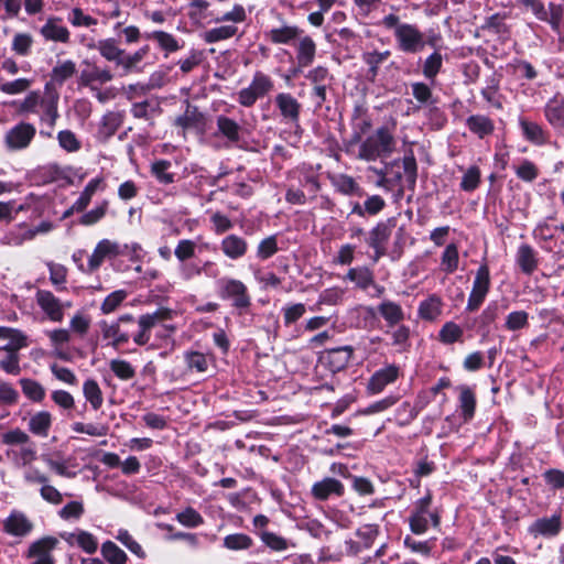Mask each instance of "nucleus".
<instances>
[{
    "mask_svg": "<svg viewBox=\"0 0 564 564\" xmlns=\"http://www.w3.org/2000/svg\"><path fill=\"white\" fill-rule=\"evenodd\" d=\"M143 37L145 40H152L158 43L160 50L164 51L167 54L177 52L182 48L177 39L165 31H152L143 33Z\"/></svg>",
    "mask_w": 564,
    "mask_h": 564,
    "instance_id": "8fccbe9b",
    "label": "nucleus"
},
{
    "mask_svg": "<svg viewBox=\"0 0 564 564\" xmlns=\"http://www.w3.org/2000/svg\"><path fill=\"white\" fill-rule=\"evenodd\" d=\"M516 262L521 272L531 275L539 267V253L529 243H522L518 247Z\"/></svg>",
    "mask_w": 564,
    "mask_h": 564,
    "instance_id": "72a5a7b5",
    "label": "nucleus"
},
{
    "mask_svg": "<svg viewBox=\"0 0 564 564\" xmlns=\"http://www.w3.org/2000/svg\"><path fill=\"white\" fill-rule=\"evenodd\" d=\"M352 355H354V347L346 345V346L326 349L319 356V361L332 373H337L347 368Z\"/></svg>",
    "mask_w": 564,
    "mask_h": 564,
    "instance_id": "ddd939ff",
    "label": "nucleus"
},
{
    "mask_svg": "<svg viewBox=\"0 0 564 564\" xmlns=\"http://www.w3.org/2000/svg\"><path fill=\"white\" fill-rule=\"evenodd\" d=\"M274 105L283 121L299 126L302 105L292 94L279 93L274 97Z\"/></svg>",
    "mask_w": 564,
    "mask_h": 564,
    "instance_id": "2eb2a0df",
    "label": "nucleus"
},
{
    "mask_svg": "<svg viewBox=\"0 0 564 564\" xmlns=\"http://www.w3.org/2000/svg\"><path fill=\"white\" fill-rule=\"evenodd\" d=\"M384 334L390 336L391 346L400 354L408 352L411 349V328L401 323L394 328H388Z\"/></svg>",
    "mask_w": 564,
    "mask_h": 564,
    "instance_id": "a19ab883",
    "label": "nucleus"
},
{
    "mask_svg": "<svg viewBox=\"0 0 564 564\" xmlns=\"http://www.w3.org/2000/svg\"><path fill=\"white\" fill-rule=\"evenodd\" d=\"M543 113L549 124L556 131L564 130V98L555 95L544 106Z\"/></svg>",
    "mask_w": 564,
    "mask_h": 564,
    "instance_id": "c85d7f7f",
    "label": "nucleus"
},
{
    "mask_svg": "<svg viewBox=\"0 0 564 564\" xmlns=\"http://www.w3.org/2000/svg\"><path fill=\"white\" fill-rule=\"evenodd\" d=\"M172 317L169 308H158L151 314H143L138 319L139 330L133 335V341L138 346H144L151 338V329L162 321L170 319Z\"/></svg>",
    "mask_w": 564,
    "mask_h": 564,
    "instance_id": "f8f14e48",
    "label": "nucleus"
},
{
    "mask_svg": "<svg viewBox=\"0 0 564 564\" xmlns=\"http://www.w3.org/2000/svg\"><path fill=\"white\" fill-rule=\"evenodd\" d=\"M62 18L48 17L40 29V34L45 41L58 42L67 44L70 41L69 30L62 24Z\"/></svg>",
    "mask_w": 564,
    "mask_h": 564,
    "instance_id": "393cba45",
    "label": "nucleus"
},
{
    "mask_svg": "<svg viewBox=\"0 0 564 564\" xmlns=\"http://www.w3.org/2000/svg\"><path fill=\"white\" fill-rule=\"evenodd\" d=\"M174 126L182 128L184 131L194 130L202 134L206 128V116L197 106L187 102L184 113L175 118Z\"/></svg>",
    "mask_w": 564,
    "mask_h": 564,
    "instance_id": "aec40b11",
    "label": "nucleus"
},
{
    "mask_svg": "<svg viewBox=\"0 0 564 564\" xmlns=\"http://www.w3.org/2000/svg\"><path fill=\"white\" fill-rule=\"evenodd\" d=\"M45 97L40 101L43 109L42 120L45 121L51 128L56 123L58 115V100L59 95L57 91L45 93Z\"/></svg>",
    "mask_w": 564,
    "mask_h": 564,
    "instance_id": "09e8293b",
    "label": "nucleus"
},
{
    "mask_svg": "<svg viewBox=\"0 0 564 564\" xmlns=\"http://www.w3.org/2000/svg\"><path fill=\"white\" fill-rule=\"evenodd\" d=\"M299 44L296 46V61L300 67H308L316 55V43L308 36H300Z\"/></svg>",
    "mask_w": 564,
    "mask_h": 564,
    "instance_id": "49530a36",
    "label": "nucleus"
},
{
    "mask_svg": "<svg viewBox=\"0 0 564 564\" xmlns=\"http://www.w3.org/2000/svg\"><path fill=\"white\" fill-rule=\"evenodd\" d=\"M381 24L393 30V36L397 48L404 54H417L422 52L426 45L436 46L440 35L425 40L424 33L417 25L411 23H401L397 14L390 13L383 17Z\"/></svg>",
    "mask_w": 564,
    "mask_h": 564,
    "instance_id": "f257e3e1",
    "label": "nucleus"
},
{
    "mask_svg": "<svg viewBox=\"0 0 564 564\" xmlns=\"http://www.w3.org/2000/svg\"><path fill=\"white\" fill-rule=\"evenodd\" d=\"M376 310L378 315L386 322L388 328H394L405 319V312L402 306L389 299L382 300Z\"/></svg>",
    "mask_w": 564,
    "mask_h": 564,
    "instance_id": "bb28decb",
    "label": "nucleus"
},
{
    "mask_svg": "<svg viewBox=\"0 0 564 564\" xmlns=\"http://www.w3.org/2000/svg\"><path fill=\"white\" fill-rule=\"evenodd\" d=\"M400 376V367L391 364L375 371L367 383V392L369 394H378L382 392L387 386L395 382Z\"/></svg>",
    "mask_w": 564,
    "mask_h": 564,
    "instance_id": "f3484780",
    "label": "nucleus"
},
{
    "mask_svg": "<svg viewBox=\"0 0 564 564\" xmlns=\"http://www.w3.org/2000/svg\"><path fill=\"white\" fill-rule=\"evenodd\" d=\"M120 253L119 246L116 242H111L108 239L100 240L89 257L87 269L80 263L79 270L88 273H93L100 268L107 257H117Z\"/></svg>",
    "mask_w": 564,
    "mask_h": 564,
    "instance_id": "6ab92c4d",
    "label": "nucleus"
},
{
    "mask_svg": "<svg viewBox=\"0 0 564 564\" xmlns=\"http://www.w3.org/2000/svg\"><path fill=\"white\" fill-rule=\"evenodd\" d=\"M561 514H553L550 518H539L529 528V532L531 534H534L535 536L542 535L544 538L556 536L561 532Z\"/></svg>",
    "mask_w": 564,
    "mask_h": 564,
    "instance_id": "e433bc0d",
    "label": "nucleus"
},
{
    "mask_svg": "<svg viewBox=\"0 0 564 564\" xmlns=\"http://www.w3.org/2000/svg\"><path fill=\"white\" fill-rule=\"evenodd\" d=\"M87 68L80 70L78 84L83 87L94 89L93 84H106L115 78V74L109 67H99L95 62L86 58L82 62Z\"/></svg>",
    "mask_w": 564,
    "mask_h": 564,
    "instance_id": "4468645a",
    "label": "nucleus"
},
{
    "mask_svg": "<svg viewBox=\"0 0 564 564\" xmlns=\"http://www.w3.org/2000/svg\"><path fill=\"white\" fill-rule=\"evenodd\" d=\"M457 390L459 391L458 403L460 415L465 422H469L474 419L476 413L477 399L475 390L467 384L458 386Z\"/></svg>",
    "mask_w": 564,
    "mask_h": 564,
    "instance_id": "58836bf2",
    "label": "nucleus"
},
{
    "mask_svg": "<svg viewBox=\"0 0 564 564\" xmlns=\"http://www.w3.org/2000/svg\"><path fill=\"white\" fill-rule=\"evenodd\" d=\"M53 417L48 411H40L30 417L29 431L39 437H47L52 427Z\"/></svg>",
    "mask_w": 564,
    "mask_h": 564,
    "instance_id": "de8ad7c7",
    "label": "nucleus"
},
{
    "mask_svg": "<svg viewBox=\"0 0 564 564\" xmlns=\"http://www.w3.org/2000/svg\"><path fill=\"white\" fill-rule=\"evenodd\" d=\"M249 249L248 241L236 234L224 237L220 241V250L224 256L230 260L243 258Z\"/></svg>",
    "mask_w": 564,
    "mask_h": 564,
    "instance_id": "7c9ffc66",
    "label": "nucleus"
},
{
    "mask_svg": "<svg viewBox=\"0 0 564 564\" xmlns=\"http://www.w3.org/2000/svg\"><path fill=\"white\" fill-rule=\"evenodd\" d=\"M311 495L318 501H326L330 497L340 498L345 495V486L336 478L325 477L313 484Z\"/></svg>",
    "mask_w": 564,
    "mask_h": 564,
    "instance_id": "412c9836",
    "label": "nucleus"
},
{
    "mask_svg": "<svg viewBox=\"0 0 564 564\" xmlns=\"http://www.w3.org/2000/svg\"><path fill=\"white\" fill-rule=\"evenodd\" d=\"M499 89H500V80L498 78H496L495 76H491L487 82V86L480 90V95L495 109L502 110L503 109V104H502L503 96L499 93Z\"/></svg>",
    "mask_w": 564,
    "mask_h": 564,
    "instance_id": "5fc2aeb1",
    "label": "nucleus"
},
{
    "mask_svg": "<svg viewBox=\"0 0 564 564\" xmlns=\"http://www.w3.org/2000/svg\"><path fill=\"white\" fill-rule=\"evenodd\" d=\"M96 48L100 56L107 62L113 63L116 68L123 72L124 50L119 46V42L115 37L99 40Z\"/></svg>",
    "mask_w": 564,
    "mask_h": 564,
    "instance_id": "a878e982",
    "label": "nucleus"
},
{
    "mask_svg": "<svg viewBox=\"0 0 564 564\" xmlns=\"http://www.w3.org/2000/svg\"><path fill=\"white\" fill-rule=\"evenodd\" d=\"M19 384L23 394L32 402L41 403L46 395L45 388L36 380L30 378H22Z\"/></svg>",
    "mask_w": 564,
    "mask_h": 564,
    "instance_id": "bf43d9fd",
    "label": "nucleus"
},
{
    "mask_svg": "<svg viewBox=\"0 0 564 564\" xmlns=\"http://www.w3.org/2000/svg\"><path fill=\"white\" fill-rule=\"evenodd\" d=\"M257 535L261 542L273 552H283L290 547L296 546V543L293 541L268 530L258 531Z\"/></svg>",
    "mask_w": 564,
    "mask_h": 564,
    "instance_id": "3c124183",
    "label": "nucleus"
},
{
    "mask_svg": "<svg viewBox=\"0 0 564 564\" xmlns=\"http://www.w3.org/2000/svg\"><path fill=\"white\" fill-rule=\"evenodd\" d=\"M391 56L389 50L379 52L377 50L364 52L361 55L362 62L368 66L366 72V79L369 83H375L379 75L380 65Z\"/></svg>",
    "mask_w": 564,
    "mask_h": 564,
    "instance_id": "79ce46f5",
    "label": "nucleus"
},
{
    "mask_svg": "<svg viewBox=\"0 0 564 564\" xmlns=\"http://www.w3.org/2000/svg\"><path fill=\"white\" fill-rule=\"evenodd\" d=\"M490 269L488 263L485 261L478 267L476 271L465 311L469 313L478 311L484 304L490 291Z\"/></svg>",
    "mask_w": 564,
    "mask_h": 564,
    "instance_id": "6e6552de",
    "label": "nucleus"
},
{
    "mask_svg": "<svg viewBox=\"0 0 564 564\" xmlns=\"http://www.w3.org/2000/svg\"><path fill=\"white\" fill-rule=\"evenodd\" d=\"M333 185L335 186L336 191L343 195H364V191L360 188L359 184L352 176L347 174H340L334 178Z\"/></svg>",
    "mask_w": 564,
    "mask_h": 564,
    "instance_id": "0e129e2a",
    "label": "nucleus"
},
{
    "mask_svg": "<svg viewBox=\"0 0 564 564\" xmlns=\"http://www.w3.org/2000/svg\"><path fill=\"white\" fill-rule=\"evenodd\" d=\"M149 52H150L149 45H144L133 53L124 52L123 72L120 73V76H126L133 72H140V68L138 67V65L149 54Z\"/></svg>",
    "mask_w": 564,
    "mask_h": 564,
    "instance_id": "680f3d73",
    "label": "nucleus"
},
{
    "mask_svg": "<svg viewBox=\"0 0 564 564\" xmlns=\"http://www.w3.org/2000/svg\"><path fill=\"white\" fill-rule=\"evenodd\" d=\"M352 133L349 140L350 145L358 144L362 141V137L368 133L372 127V121L368 115L367 108L357 105L351 115Z\"/></svg>",
    "mask_w": 564,
    "mask_h": 564,
    "instance_id": "5701e85b",
    "label": "nucleus"
},
{
    "mask_svg": "<svg viewBox=\"0 0 564 564\" xmlns=\"http://www.w3.org/2000/svg\"><path fill=\"white\" fill-rule=\"evenodd\" d=\"M216 293L223 301L230 302V306L238 315H246L252 306V297L248 286L239 279L223 276L216 281Z\"/></svg>",
    "mask_w": 564,
    "mask_h": 564,
    "instance_id": "7ed1b4c3",
    "label": "nucleus"
},
{
    "mask_svg": "<svg viewBox=\"0 0 564 564\" xmlns=\"http://www.w3.org/2000/svg\"><path fill=\"white\" fill-rule=\"evenodd\" d=\"M58 540L55 536L46 535L33 541L24 553L25 558H33L32 564H55L52 552L56 549Z\"/></svg>",
    "mask_w": 564,
    "mask_h": 564,
    "instance_id": "9b49d317",
    "label": "nucleus"
},
{
    "mask_svg": "<svg viewBox=\"0 0 564 564\" xmlns=\"http://www.w3.org/2000/svg\"><path fill=\"white\" fill-rule=\"evenodd\" d=\"M36 129L33 124L20 122L6 134L7 147L11 150H22L29 147L35 137Z\"/></svg>",
    "mask_w": 564,
    "mask_h": 564,
    "instance_id": "dca6fc26",
    "label": "nucleus"
},
{
    "mask_svg": "<svg viewBox=\"0 0 564 564\" xmlns=\"http://www.w3.org/2000/svg\"><path fill=\"white\" fill-rule=\"evenodd\" d=\"M500 314L499 304L496 301L490 302L477 317L478 332L482 336L490 333V326L498 319Z\"/></svg>",
    "mask_w": 564,
    "mask_h": 564,
    "instance_id": "603ef678",
    "label": "nucleus"
},
{
    "mask_svg": "<svg viewBox=\"0 0 564 564\" xmlns=\"http://www.w3.org/2000/svg\"><path fill=\"white\" fill-rule=\"evenodd\" d=\"M430 403V399H423V394L417 395L414 404L409 401L402 402L395 410V421L400 426L409 425L419 415L420 411Z\"/></svg>",
    "mask_w": 564,
    "mask_h": 564,
    "instance_id": "473e14b6",
    "label": "nucleus"
},
{
    "mask_svg": "<svg viewBox=\"0 0 564 564\" xmlns=\"http://www.w3.org/2000/svg\"><path fill=\"white\" fill-rule=\"evenodd\" d=\"M305 77L312 85L311 99L315 108L321 109L327 100V89L332 86L334 76L327 67L319 65L311 69Z\"/></svg>",
    "mask_w": 564,
    "mask_h": 564,
    "instance_id": "9d476101",
    "label": "nucleus"
},
{
    "mask_svg": "<svg viewBox=\"0 0 564 564\" xmlns=\"http://www.w3.org/2000/svg\"><path fill=\"white\" fill-rule=\"evenodd\" d=\"M106 184L104 177H95L91 178L80 193L77 200L73 204V209L76 210V213L84 212L88 205L90 204L91 197L95 195V193L99 189H105Z\"/></svg>",
    "mask_w": 564,
    "mask_h": 564,
    "instance_id": "a18cd8bd",
    "label": "nucleus"
},
{
    "mask_svg": "<svg viewBox=\"0 0 564 564\" xmlns=\"http://www.w3.org/2000/svg\"><path fill=\"white\" fill-rule=\"evenodd\" d=\"M77 73L76 64L72 59L57 62L50 74V82L45 84V93L56 91L55 86L62 87Z\"/></svg>",
    "mask_w": 564,
    "mask_h": 564,
    "instance_id": "b1692460",
    "label": "nucleus"
},
{
    "mask_svg": "<svg viewBox=\"0 0 564 564\" xmlns=\"http://www.w3.org/2000/svg\"><path fill=\"white\" fill-rule=\"evenodd\" d=\"M345 279L355 282L356 286L364 291L375 285L373 272L368 267L349 269Z\"/></svg>",
    "mask_w": 564,
    "mask_h": 564,
    "instance_id": "4d7b16f0",
    "label": "nucleus"
},
{
    "mask_svg": "<svg viewBox=\"0 0 564 564\" xmlns=\"http://www.w3.org/2000/svg\"><path fill=\"white\" fill-rule=\"evenodd\" d=\"M124 118V111H107L101 118L98 128V138L102 141H108L117 133Z\"/></svg>",
    "mask_w": 564,
    "mask_h": 564,
    "instance_id": "c9c22d12",
    "label": "nucleus"
},
{
    "mask_svg": "<svg viewBox=\"0 0 564 564\" xmlns=\"http://www.w3.org/2000/svg\"><path fill=\"white\" fill-rule=\"evenodd\" d=\"M304 33L302 29L296 25L284 24L280 28H273L264 33L267 40L272 44H293Z\"/></svg>",
    "mask_w": 564,
    "mask_h": 564,
    "instance_id": "f704fd0d",
    "label": "nucleus"
},
{
    "mask_svg": "<svg viewBox=\"0 0 564 564\" xmlns=\"http://www.w3.org/2000/svg\"><path fill=\"white\" fill-rule=\"evenodd\" d=\"M465 124L479 139H485L495 132V122L486 115H470L467 117Z\"/></svg>",
    "mask_w": 564,
    "mask_h": 564,
    "instance_id": "ea45409f",
    "label": "nucleus"
},
{
    "mask_svg": "<svg viewBox=\"0 0 564 564\" xmlns=\"http://www.w3.org/2000/svg\"><path fill=\"white\" fill-rule=\"evenodd\" d=\"M33 529V522L21 511H11L3 521V531L12 536L24 538L29 535Z\"/></svg>",
    "mask_w": 564,
    "mask_h": 564,
    "instance_id": "4be33fe9",
    "label": "nucleus"
},
{
    "mask_svg": "<svg viewBox=\"0 0 564 564\" xmlns=\"http://www.w3.org/2000/svg\"><path fill=\"white\" fill-rule=\"evenodd\" d=\"M564 237V223H557L556 213L541 219L532 230V238L545 252H553L557 239Z\"/></svg>",
    "mask_w": 564,
    "mask_h": 564,
    "instance_id": "39448f33",
    "label": "nucleus"
},
{
    "mask_svg": "<svg viewBox=\"0 0 564 564\" xmlns=\"http://www.w3.org/2000/svg\"><path fill=\"white\" fill-rule=\"evenodd\" d=\"M62 536L69 545H77L88 554H94L98 550L97 538L88 531L77 530V532L68 533L67 535Z\"/></svg>",
    "mask_w": 564,
    "mask_h": 564,
    "instance_id": "37998d69",
    "label": "nucleus"
},
{
    "mask_svg": "<svg viewBox=\"0 0 564 564\" xmlns=\"http://www.w3.org/2000/svg\"><path fill=\"white\" fill-rule=\"evenodd\" d=\"M184 361L189 371L206 372L209 361L205 354L197 350H186Z\"/></svg>",
    "mask_w": 564,
    "mask_h": 564,
    "instance_id": "338daca9",
    "label": "nucleus"
},
{
    "mask_svg": "<svg viewBox=\"0 0 564 564\" xmlns=\"http://www.w3.org/2000/svg\"><path fill=\"white\" fill-rule=\"evenodd\" d=\"M465 332L459 324L447 321L445 322L437 333V340L444 346H452L454 344H464Z\"/></svg>",
    "mask_w": 564,
    "mask_h": 564,
    "instance_id": "c03bdc74",
    "label": "nucleus"
},
{
    "mask_svg": "<svg viewBox=\"0 0 564 564\" xmlns=\"http://www.w3.org/2000/svg\"><path fill=\"white\" fill-rule=\"evenodd\" d=\"M237 33H238V28L236 25L226 24V25H220V26L213 28V29L205 31L200 35V37L203 39V41L205 43L214 44V43H217L220 41L229 40V39L234 37L235 35H237Z\"/></svg>",
    "mask_w": 564,
    "mask_h": 564,
    "instance_id": "6e6d98bb",
    "label": "nucleus"
},
{
    "mask_svg": "<svg viewBox=\"0 0 564 564\" xmlns=\"http://www.w3.org/2000/svg\"><path fill=\"white\" fill-rule=\"evenodd\" d=\"M216 137L225 138L231 145H239L241 140V126L235 119L220 115L216 118Z\"/></svg>",
    "mask_w": 564,
    "mask_h": 564,
    "instance_id": "2f4dec72",
    "label": "nucleus"
},
{
    "mask_svg": "<svg viewBox=\"0 0 564 564\" xmlns=\"http://www.w3.org/2000/svg\"><path fill=\"white\" fill-rule=\"evenodd\" d=\"M387 206L384 198L378 194L369 195L364 203L355 202L351 204L349 215H357L361 218L376 217Z\"/></svg>",
    "mask_w": 564,
    "mask_h": 564,
    "instance_id": "cd10ccee",
    "label": "nucleus"
},
{
    "mask_svg": "<svg viewBox=\"0 0 564 564\" xmlns=\"http://www.w3.org/2000/svg\"><path fill=\"white\" fill-rule=\"evenodd\" d=\"M274 88L273 79L261 70L254 73L250 85L238 91L237 101L246 108L252 107L258 99L263 98Z\"/></svg>",
    "mask_w": 564,
    "mask_h": 564,
    "instance_id": "423d86ee",
    "label": "nucleus"
},
{
    "mask_svg": "<svg viewBox=\"0 0 564 564\" xmlns=\"http://www.w3.org/2000/svg\"><path fill=\"white\" fill-rule=\"evenodd\" d=\"M358 159L373 162L389 158L395 149V139L388 126L379 127L359 143Z\"/></svg>",
    "mask_w": 564,
    "mask_h": 564,
    "instance_id": "20e7f679",
    "label": "nucleus"
},
{
    "mask_svg": "<svg viewBox=\"0 0 564 564\" xmlns=\"http://www.w3.org/2000/svg\"><path fill=\"white\" fill-rule=\"evenodd\" d=\"M443 305L440 295L435 293L430 294L425 300L420 302L417 316L424 322H434L442 315Z\"/></svg>",
    "mask_w": 564,
    "mask_h": 564,
    "instance_id": "4c0bfd02",
    "label": "nucleus"
},
{
    "mask_svg": "<svg viewBox=\"0 0 564 564\" xmlns=\"http://www.w3.org/2000/svg\"><path fill=\"white\" fill-rule=\"evenodd\" d=\"M458 264H459L458 247L455 243H449L445 247V249L442 253V258H441L442 270L447 274H452L458 269Z\"/></svg>",
    "mask_w": 564,
    "mask_h": 564,
    "instance_id": "69168bd1",
    "label": "nucleus"
},
{
    "mask_svg": "<svg viewBox=\"0 0 564 564\" xmlns=\"http://www.w3.org/2000/svg\"><path fill=\"white\" fill-rule=\"evenodd\" d=\"M35 300L50 321L61 323L64 319V305L51 291L37 290Z\"/></svg>",
    "mask_w": 564,
    "mask_h": 564,
    "instance_id": "a211bd4d",
    "label": "nucleus"
},
{
    "mask_svg": "<svg viewBox=\"0 0 564 564\" xmlns=\"http://www.w3.org/2000/svg\"><path fill=\"white\" fill-rule=\"evenodd\" d=\"M443 54L435 50L423 61L422 75L433 84L443 68Z\"/></svg>",
    "mask_w": 564,
    "mask_h": 564,
    "instance_id": "864d4df0",
    "label": "nucleus"
},
{
    "mask_svg": "<svg viewBox=\"0 0 564 564\" xmlns=\"http://www.w3.org/2000/svg\"><path fill=\"white\" fill-rule=\"evenodd\" d=\"M135 324V318L132 314H122L120 315L116 322L108 323L106 321H101L99 323L102 338L111 339L110 345L115 349H119L121 346L127 344L130 339V330L129 326H133Z\"/></svg>",
    "mask_w": 564,
    "mask_h": 564,
    "instance_id": "0eeeda50",
    "label": "nucleus"
},
{
    "mask_svg": "<svg viewBox=\"0 0 564 564\" xmlns=\"http://www.w3.org/2000/svg\"><path fill=\"white\" fill-rule=\"evenodd\" d=\"M83 393L94 410H99L104 403L102 391L95 379H87L83 384Z\"/></svg>",
    "mask_w": 564,
    "mask_h": 564,
    "instance_id": "052dcab7",
    "label": "nucleus"
},
{
    "mask_svg": "<svg viewBox=\"0 0 564 564\" xmlns=\"http://www.w3.org/2000/svg\"><path fill=\"white\" fill-rule=\"evenodd\" d=\"M519 127L523 138L530 143L542 147L550 142V133L540 123L520 117Z\"/></svg>",
    "mask_w": 564,
    "mask_h": 564,
    "instance_id": "c756f323",
    "label": "nucleus"
},
{
    "mask_svg": "<svg viewBox=\"0 0 564 564\" xmlns=\"http://www.w3.org/2000/svg\"><path fill=\"white\" fill-rule=\"evenodd\" d=\"M408 523L410 531L415 535L426 533L430 528H441L442 510L433 507V494L430 489L426 490L423 497L412 503Z\"/></svg>",
    "mask_w": 564,
    "mask_h": 564,
    "instance_id": "f03ea898",
    "label": "nucleus"
},
{
    "mask_svg": "<svg viewBox=\"0 0 564 564\" xmlns=\"http://www.w3.org/2000/svg\"><path fill=\"white\" fill-rule=\"evenodd\" d=\"M397 217H389L386 220H380L376 224V226L369 231V236L366 239L369 248L373 250V262H377L379 259L386 256L388 243L392 230L397 226Z\"/></svg>",
    "mask_w": 564,
    "mask_h": 564,
    "instance_id": "1a4fd4ad",
    "label": "nucleus"
},
{
    "mask_svg": "<svg viewBox=\"0 0 564 564\" xmlns=\"http://www.w3.org/2000/svg\"><path fill=\"white\" fill-rule=\"evenodd\" d=\"M279 250L278 236L270 235L259 241L256 250V257L260 261H265L278 253Z\"/></svg>",
    "mask_w": 564,
    "mask_h": 564,
    "instance_id": "774afa93",
    "label": "nucleus"
},
{
    "mask_svg": "<svg viewBox=\"0 0 564 564\" xmlns=\"http://www.w3.org/2000/svg\"><path fill=\"white\" fill-rule=\"evenodd\" d=\"M47 336L50 337L52 345L55 347L54 355L61 360L70 361V355L59 348V346L69 341V332L65 328L53 329L47 332Z\"/></svg>",
    "mask_w": 564,
    "mask_h": 564,
    "instance_id": "13d9d810",
    "label": "nucleus"
},
{
    "mask_svg": "<svg viewBox=\"0 0 564 564\" xmlns=\"http://www.w3.org/2000/svg\"><path fill=\"white\" fill-rule=\"evenodd\" d=\"M101 555L109 564H126L128 555L115 542L107 540L101 544Z\"/></svg>",
    "mask_w": 564,
    "mask_h": 564,
    "instance_id": "e2e57ef3",
    "label": "nucleus"
}]
</instances>
